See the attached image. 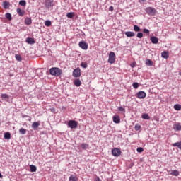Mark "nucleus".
Listing matches in <instances>:
<instances>
[{
  "instance_id": "nucleus-16",
  "label": "nucleus",
  "mask_w": 181,
  "mask_h": 181,
  "mask_svg": "<svg viewBox=\"0 0 181 181\" xmlns=\"http://www.w3.org/2000/svg\"><path fill=\"white\" fill-rule=\"evenodd\" d=\"M163 59H169V52L164 51L161 53Z\"/></svg>"
},
{
  "instance_id": "nucleus-24",
  "label": "nucleus",
  "mask_w": 181,
  "mask_h": 181,
  "mask_svg": "<svg viewBox=\"0 0 181 181\" xmlns=\"http://www.w3.org/2000/svg\"><path fill=\"white\" fill-rule=\"evenodd\" d=\"M30 172H36V170H37V168L35 165H30Z\"/></svg>"
},
{
  "instance_id": "nucleus-37",
  "label": "nucleus",
  "mask_w": 181,
  "mask_h": 181,
  "mask_svg": "<svg viewBox=\"0 0 181 181\" xmlns=\"http://www.w3.org/2000/svg\"><path fill=\"white\" fill-rule=\"evenodd\" d=\"M136 36L139 39H142V37H144V33H138Z\"/></svg>"
},
{
  "instance_id": "nucleus-18",
  "label": "nucleus",
  "mask_w": 181,
  "mask_h": 181,
  "mask_svg": "<svg viewBox=\"0 0 181 181\" xmlns=\"http://www.w3.org/2000/svg\"><path fill=\"white\" fill-rule=\"evenodd\" d=\"M170 175H172V176H179L180 173H179V170H171V173H170Z\"/></svg>"
},
{
  "instance_id": "nucleus-22",
  "label": "nucleus",
  "mask_w": 181,
  "mask_h": 181,
  "mask_svg": "<svg viewBox=\"0 0 181 181\" xmlns=\"http://www.w3.org/2000/svg\"><path fill=\"white\" fill-rule=\"evenodd\" d=\"M141 118H143V119H151V117H149V115H148V113H144L141 115Z\"/></svg>"
},
{
  "instance_id": "nucleus-2",
  "label": "nucleus",
  "mask_w": 181,
  "mask_h": 181,
  "mask_svg": "<svg viewBox=\"0 0 181 181\" xmlns=\"http://www.w3.org/2000/svg\"><path fill=\"white\" fill-rule=\"evenodd\" d=\"M145 12L147 13V15H149V16H155V15H156V9L153 7L146 8Z\"/></svg>"
},
{
  "instance_id": "nucleus-41",
  "label": "nucleus",
  "mask_w": 181,
  "mask_h": 181,
  "mask_svg": "<svg viewBox=\"0 0 181 181\" xmlns=\"http://www.w3.org/2000/svg\"><path fill=\"white\" fill-rule=\"evenodd\" d=\"M137 152H139V153H141V152H144V148H142V147H139L138 148H137Z\"/></svg>"
},
{
  "instance_id": "nucleus-26",
  "label": "nucleus",
  "mask_w": 181,
  "mask_h": 181,
  "mask_svg": "<svg viewBox=\"0 0 181 181\" xmlns=\"http://www.w3.org/2000/svg\"><path fill=\"white\" fill-rule=\"evenodd\" d=\"M25 25H32V19L30 18H27L25 20Z\"/></svg>"
},
{
  "instance_id": "nucleus-13",
  "label": "nucleus",
  "mask_w": 181,
  "mask_h": 181,
  "mask_svg": "<svg viewBox=\"0 0 181 181\" xmlns=\"http://www.w3.org/2000/svg\"><path fill=\"white\" fill-rule=\"evenodd\" d=\"M150 40L153 45H158L159 43V39L155 36L151 37Z\"/></svg>"
},
{
  "instance_id": "nucleus-23",
  "label": "nucleus",
  "mask_w": 181,
  "mask_h": 181,
  "mask_svg": "<svg viewBox=\"0 0 181 181\" xmlns=\"http://www.w3.org/2000/svg\"><path fill=\"white\" fill-rule=\"evenodd\" d=\"M173 146L178 148L181 151V141L173 144Z\"/></svg>"
},
{
  "instance_id": "nucleus-29",
  "label": "nucleus",
  "mask_w": 181,
  "mask_h": 181,
  "mask_svg": "<svg viewBox=\"0 0 181 181\" xmlns=\"http://www.w3.org/2000/svg\"><path fill=\"white\" fill-rule=\"evenodd\" d=\"M74 13L73 12L67 13L66 18H69V19H71V18H74Z\"/></svg>"
},
{
  "instance_id": "nucleus-47",
  "label": "nucleus",
  "mask_w": 181,
  "mask_h": 181,
  "mask_svg": "<svg viewBox=\"0 0 181 181\" xmlns=\"http://www.w3.org/2000/svg\"><path fill=\"white\" fill-rule=\"evenodd\" d=\"M4 139H7L8 141V139H11V136H4Z\"/></svg>"
},
{
  "instance_id": "nucleus-42",
  "label": "nucleus",
  "mask_w": 181,
  "mask_h": 181,
  "mask_svg": "<svg viewBox=\"0 0 181 181\" xmlns=\"http://www.w3.org/2000/svg\"><path fill=\"white\" fill-rule=\"evenodd\" d=\"M135 129H136V131H139V129H141V125H139V124H136V125H135Z\"/></svg>"
},
{
  "instance_id": "nucleus-46",
  "label": "nucleus",
  "mask_w": 181,
  "mask_h": 181,
  "mask_svg": "<svg viewBox=\"0 0 181 181\" xmlns=\"http://www.w3.org/2000/svg\"><path fill=\"white\" fill-rule=\"evenodd\" d=\"M95 181H101V179H100V177H97L95 179Z\"/></svg>"
},
{
  "instance_id": "nucleus-31",
  "label": "nucleus",
  "mask_w": 181,
  "mask_h": 181,
  "mask_svg": "<svg viewBox=\"0 0 181 181\" xmlns=\"http://www.w3.org/2000/svg\"><path fill=\"white\" fill-rule=\"evenodd\" d=\"M6 19H8V21H12V14L10 13H6Z\"/></svg>"
},
{
  "instance_id": "nucleus-25",
  "label": "nucleus",
  "mask_w": 181,
  "mask_h": 181,
  "mask_svg": "<svg viewBox=\"0 0 181 181\" xmlns=\"http://www.w3.org/2000/svg\"><path fill=\"white\" fill-rule=\"evenodd\" d=\"M69 181H78V178H77V177L71 175L70 177H69Z\"/></svg>"
},
{
  "instance_id": "nucleus-27",
  "label": "nucleus",
  "mask_w": 181,
  "mask_h": 181,
  "mask_svg": "<svg viewBox=\"0 0 181 181\" xmlns=\"http://www.w3.org/2000/svg\"><path fill=\"white\" fill-rule=\"evenodd\" d=\"M81 148H82L83 151H86V149H88V144L83 143L82 144H81Z\"/></svg>"
},
{
  "instance_id": "nucleus-48",
  "label": "nucleus",
  "mask_w": 181,
  "mask_h": 181,
  "mask_svg": "<svg viewBox=\"0 0 181 181\" xmlns=\"http://www.w3.org/2000/svg\"><path fill=\"white\" fill-rule=\"evenodd\" d=\"M146 0H139V2H145Z\"/></svg>"
},
{
  "instance_id": "nucleus-3",
  "label": "nucleus",
  "mask_w": 181,
  "mask_h": 181,
  "mask_svg": "<svg viewBox=\"0 0 181 181\" xmlns=\"http://www.w3.org/2000/svg\"><path fill=\"white\" fill-rule=\"evenodd\" d=\"M108 63H110V64H114V63H115V53L114 52H110Z\"/></svg>"
},
{
  "instance_id": "nucleus-35",
  "label": "nucleus",
  "mask_w": 181,
  "mask_h": 181,
  "mask_svg": "<svg viewBox=\"0 0 181 181\" xmlns=\"http://www.w3.org/2000/svg\"><path fill=\"white\" fill-rule=\"evenodd\" d=\"M45 26L49 27V26H50V25H52V21H49V20L45 21Z\"/></svg>"
},
{
  "instance_id": "nucleus-34",
  "label": "nucleus",
  "mask_w": 181,
  "mask_h": 181,
  "mask_svg": "<svg viewBox=\"0 0 181 181\" xmlns=\"http://www.w3.org/2000/svg\"><path fill=\"white\" fill-rule=\"evenodd\" d=\"M19 5H21V6H26V1L25 0L20 1Z\"/></svg>"
},
{
  "instance_id": "nucleus-12",
  "label": "nucleus",
  "mask_w": 181,
  "mask_h": 181,
  "mask_svg": "<svg viewBox=\"0 0 181 181\" xmlns=\"http://www.w3.org/2000/svg\"><path fill=\"white\" fill-rule=\"evenodd\" d=\"M124 35L127 37H134V36H135V33H134L132 31H127V32L124 33Z\"/></svg>"
},
{
  "instance_id": "nucleus-40",
  "label": "nucleus",
  "mask_w": 181,
  "mask_h": 181,
  "mask_svg": "<svg viewBox=\"0 0 181 181\" xmlns=\"http://www.w3.org/2000/svg\"><path fill=\"white\" fill-rule=\"evenodd\" d=\"M118 110L120 111L121 112H125V108L122 107H118Z\"/></svg>"
},
{
  "instance_id": "nucleus-21",
  "label": "nucleus",
  "mask_w": 181,
  "mask_h": 181,
  "mask_svg": "<svg viewBox=\"0 0 181 181\" xmlns=\"http://www.w3.org/2000/svg\"><path fill=\"white\" fill-rule=\"evenodd\" d=\"M15 59L17 60V62H22V57L19 54H15Z\"/></svg>"
},
{
  "instance_id": "nucleus-33",
  "label": "nucleus",
  "mask_w": 181,
  "mask_h": 181,
  "mask_svg": "<svg viewBox=\"0 0 181 181\" xmlns=\"http://www.w3.org/2000/svg\"><path fill=\"white\" fill-rule=\"evenodd\" d=\"M26 129L24 128H21L19 129V132L21 134V135H25V134H26Z\"/></svg>"
},
{
  "instance_id": "nucleus-45",
  "label": "nucleus",
  "mask_w": 181,
  "mask_h": 181,
  "mask_svg": "<svg viewBox=\"0 0 181 181\" xmlns=\"http://www.w3.org/2000/svg\"><path fill=\"white\" fill-rule=\"evenodd\" d=\"M109 11H110L111 12H112V11H114V7L113 6H110L109 8Z\"/></svg>"
},
{
  "instance_id": "nucleus-43",
  "label": "nucleus",
  "mask_w": 181,
  "mask_h": 181,
  "mask_svg": "<svg viewBox=\"0 0 181 181\" xmlns=\"http://www.w3.org/2000/svg\"><path fill=\"white\" fill-rule=\"evenodd\" d=\"M143 32H144V33H146V34H147V35H149V30H148V29H146V28H144V29L143 30Z\"/></svg>"
},
{
  "instance_id": "nucleus-8",
  "label": "nucleus",
  "mask_w": 181,
  "mask_h": 181,
  "mask_svg": "<svg viewBox=\"0 0 181 181\" xmlns=\"http://www.w3.org/2000/svg\"><path fill=\"white\" fill-rule=\"evenodd\" d=\"M78 46L81 49H83V50H87V49H88V45L84 41L79 42Z\"/></svg>"
},
{
  "instance_id": "nucleus-19",
  "label": "nucleus",
  "mask_w": 181,
  "mask_h": 181,
  "mask_svg": "<svg viewBox=\"0 0 181 181\" xmlns=\"http://www.w3.org/2000/svg\"><path fill=\"white\" fill-rule=\"evenodd\" d=\"M2 5L4 9H9V6L11 4L8 1H4Z\"/></svg>"
},
{
  "instance_id": "nucleus-1",
  "label": "nucleus",
  "mask_w": 181,
  "mask_h": 181,
  "mask_svg": "<svg viewBox=\"0 0 181 181\" xmlns=\"http://www.w3.org/2000/svg\"><path fill=\"white\" fill-rule=\"evenodd\" d=\"M49 74H51V76H59L62 74V70L59 68H51L49 69Z\"/></svg>"
},
{
  "instance_id": "nucleus-9",
  "label": "nucleus",
  "mask_w": 181,
  "mask_h": 181,
  "mask_svg": "<svg viewBox=\"0 0 181 181\" xmlns=\"http://www.w3.org/2000/svg\"><path fill=\"white\" fill-rule=\"evenodd\" d=\"M112 155H113V156H116L118 157L119 156V155H121V150H119V148H115L112 150Z\"/></svg>"
},
{
  "instance_id": "nucleus-44",
  "label": "nucleus",
  "mask_w": 181,
  "mask_h": 181,
  "mask_svg": "<svg viewBox=\"0 0 181 181\" xmlns=\"http://www.w3.org/2000/svg\"><path fill=\"white\" fill-rule=\"evenodd\" d=\"M4 136H11V133H9V132H6V133H4Z\"/></svg>"
},
{
  "instance_id": "nucleus-10",
  "label": "nucleus",
  "mask_w": 181,
  "mask_h": 181,
  "mask_svg": "<svg viewBox=\"0 0 181 181\" xmlns=\"http://www.w3.org/2000/svg\"><path fill=\"white\" fill-rule=\"evenodd\" d=\"M113 122H115V124H119V122H121V118L119 117V116L115 115L113 116Z\"/></svg>"
},
{
  "instance_id": "nucleus-11",
  "label": "nucleus",
  "mask_w": 181,
  "mask_h": 181,
  "mask_svg": "<svg viewBox=\"0 0 181 181\" xmlns=\"http://www.w3.org/2000/svg\"><path fill=\"white\" fill-rule=\"evenodd\" d=\"M173 129H175V131H181V124L179 122H176L173 125Z\"/></svg>"
},
{
  "instance_id": "nucleus-32",
  "label": "nucleus",
  "mask_w": 181,
  "mask_h": 181,
  "mask_svg": "<svg viewBox=\"0 0 181 181\" xmlns=\"http://www.w3.org/2000/svg\"><path fill=\"white\" fill-rule=\"evenodd\" d=\"M134 32H141V28H139V26L134 25Z\"/></svg>"
},
{
  "instance_id": "nucleus-30",
  "label": "nucleus",
  "mask_w": 181,
  "mask_h": 181,
  "mask_svg": "<svg viewBox=\"0 0 181 181\" xmlns=\"http://www.w3.org/2000/svg\"><path fill=\"white\" fill-rule=\"evenodd\" d=\"M146 66H153V62L151 59H147V60H146Z\"/></svg>"
},
{
  "instance_id": "nucleus-49",
  "label": "nucleus",
  "mask_w": 181,
  "mask_h": 181,
  "mask_svg": "<svg viewBox=\"0 0 181 181\" xmlns=\"http://www.w3.org/2000/svg\"><path fill=\"white\" fill-rule=\"evenodd\" d=\"M1 177H4V175L0 173V179H1Z\"/></svg>"
},
{
  "instance_id": "nucleus-17",
  "label": "nucleus",
  "mask_w": 181,
  "mask_h": 181,
  "mask_svg": "<svg viewBox=\"0 0 181 181\" xmlns=\"http://www.w3.org/2000/svg\"><path fill=\"white\" fill-rule=\"evenodd\" d=\"M74 84L76 86V87H80V86H81V81L76 78L74 81Z\"/></svg>"
},
{
  "instance_id": "nucleus-36",
  "label": "nucleus",
  "mask_w": 181,
  "mask_h": 181,
  "mask_svg": "<svg viewBox=\"0 0 181 181\" xmlns=\"http://www.w3.org/2000/svg\"><path fill=\"white\" fill-rule=\"evenodd\" d=\"M132 86L134 87V88H138L139 87V83H138L137 82H134Z\"/></svg>"
},
{
  "instance_id": "nucleus-20",
  "label": "nucleus",
  "mask_w": 181,
  "mask_h": 181,
  "mask_svg": "<svg viewBox=\"0 0 181 181\" xmlns=\"http://www.w3.org/2000/svg\"><path fill=\"white\" fill-rule=\"evenodd\" d=\"M16 12L20 16H23V15H25V11H22L21 8H17Z\"/></svg>"
},
{
  "instance_id": "nucleus-6",
  "label": "nucleus",
  "mask_w": 181,
  "mask_h": 181,
  "mask_svg": "<svg viewBox=\"0 0 181 181\" xmlns=\"http://www.w3.org/2000/svg\"><path fill=\"white\" fill-rule=\"evenodd\" d=\"M136 98L142 100L146 97V93H145L144 90H140L136 94Z\"/></svg>"
},
{
  "instance_id": "nucleus-28",
  "label": "nucleus",
  "mask_w": 181,
  "mask_h": 181,
  "mask_svg": "<svg viewBox=\"0 0 181 181\" xmlns=\"http://www.w3.org/2000/svg\"><path fill=\"white\" fill-rule=\"evenodd\" d=\"M174 110H175L176 111H180V110H181L180 104H175L174 105Z\"/></svg>"
},
{
  "instance_id": "nucleus-38",
  "label": "nucleus",
  "mask_w": 181,
  "mask_h": 181,
  "mask_svg": "<svg viewBox=\"0 0 181 181\" xmlns=\"http://www.w3.org/2000/svg\"><path fill=\"white\" fill-rule=\"evenodd\" d=\"M1 98H3L4 100H6V98H9V96H8L7 94L4 93V94H1Z\"/></svg>"
},
{
  "instance_id": "nucleus-15",
  "label": "nucleus",
  "mask_w": 181,
  "mask_h": 181,
  "mask_svg": "<svg viewBox=\"0 0 181 181\" xmlns=\"http://www.w3.org/2000/svg\"><path fill=\"white\" fill-rule=\"evenodd\" d=\"M26 43H28V45H33L35 44V40L32 37H28L25 40Z\"/></svg>"
},
{
  "instance_id": "nucleus-39",
  "label": "nucleus",
  "mask_w": 181,
  "mask_h": 181,
  "mask_svg": "<svg viewBox=\"0 0 181 181\" xmlns=\"http://www.w3.org/2000/svg\"><path fill=\"white\" fill-rule=\"evenodd\" d=\"M81 66L83 69H87V62H81Z\"/></svg>"
},
{
  "instance_id": "nucleus-7",
  "label": "nucleus",
  "mask_w": 181,
  "mask_h": 181,
  "mask_svg": "<svg viewBox=\"0 0 181 181\" xmlns=\"http://www.w3.org/2000/svg\"><path fill=\"white\" fill-rule=\"evenodd\" d=\"M68 126L69 128H71V129H74L77 128V122L75 120H69L68 122Z\"/></svg>"
},
{
  "instance_id": "nucleus-14",
  "label": "nucleus",
  "mask_w": 181,
  "mask_h": 181,
  "mask_svg": "<svg viewBox=\"0 0 181 181\" xmlns=\"http://www.w3.org/2000/svg\"><path fill=\"white\" fill-rule=\"evenodd\" d=\"M40 125V122H35L32 124V128L33 129H37Z\"/></svg>"
},
{
  "instance_id": "nucleus-5",
  "label": "nucleus",
  "mask_w": 181,
  "mask_h": 181,
  "mask_svg": "<svg viewBox=\"0 0 181 181\" xmlns=\"http://www.w3.org/2000/svg\"><path fill=\"white\" fill-rule=\"evenodd\" d=\"M73 77H75V78H77V77H80L81 76V70L80 68H76L74 70L72 74Z\"/></svg>"
},
{
  "instance_id": "nucleus-50",
  "label": "nucleus",
  "mask_w": 181,
  "mask_h": 181,
  "mask_svg": "<svg viewBox=\"0 0 181 181\" xmlns=\"http://www.w3.org/2000/svg\"><path fill=\"white\" fill-rule=\"evenodd\" d=\"M179 76H181V70L179 72Z\"/></svg>"
},
{
  "instance_id": "nucleus-4",
  "label": "nucleus",
  "mask_w": 181,
  "mask_h": 181,
  "mask_svg": "<svg viewBox=\"0 0 181 181\" xmlns=\"http://www.w3.org/2000/svg\"><path fill=\"white\" fill-rule=\"evenodd\" d=\"M54 2V0H45V8H47V9H50V8L54 6V4H53Z\"/></svg>"
}]
</instances>
